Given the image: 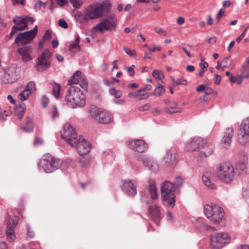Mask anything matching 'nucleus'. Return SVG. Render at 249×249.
Returning <instances> with one entry per match:
<instances>
[{
    "instance_id": "obj_1",
    "label": "nucleus",
    "mask_w": 249,
    "mask_h": 249,
    "mask_svg": "<svg viewBox=\"0 0 249 249\" xmlns=\"http://www.w3.org/2000/svg\"><path fill=\"white\" fill-rule=\"evenodd\" d=\"M61 137L72 147H75L80 155H87L91 150V144L84 138L77 134L69 123L64 125Z\"/></svg>"
},
{
    "instance_id": "obj_2",
    "label": "nucleus",
    "mask_w": 249,
    "mask_h": 249,
    "mask_svg": "<svg viewBox=\"0 0 249 249\" xmlns=\"http://www.w3.org/2000/svg\"><path fill=\"white\" fill-rule=\"evenodd\" d=\"M110 6V1L105 0L101 3L94 2L87 6L85 10L89 20H93L102 17L105 13L108 12Z\"/></svg>"
},
{
    "instance_id": "obj_3",
    "label": "nucleus",
    "mask_w": 249,
    "mask_h": 249,
    "mask_svg": "<svg viewBox=\"0 0 249 249\" xmlns=\"http://www.w3.org/2000/svg\"><path fill=\"white\" fill-rule=\"evenodd\" d=\"M65 101L73 108L82 107L85 105L86 97L79 87H72L65 96Z\"/></svg>"
},
{
    "instance_id": "obj_4",
    "label": "nucleus",
    "mask_w": 249,
    "mask_h": 249,
    "mask_svg": "<svg viewBox=\"0 0 249 249\" xmlns=\"http://www.w3.org/2000/svg\"><path fill=\"white\" fill-rule=\"evenodd\" d=\"M175 191L171 182L165 181L162 183L161 186V196L164 205L172 208L175 206Z\"/></svg>"
},
{
    "instance_id": "obj_5",
    "label": "nucleus",
    "mask_w": 249,
    "mask_h": 249,
    "mask_svg": "<svg viewBox=\"0 0 249 249\" xmlns=\"http://www.w3.org/2000/svg\"><path fill=\"white\" fill-rule=\"evenodd\" d=\"M61 165L62 161L60 160L50 154L45 155L38 163L39 167L47 173H51L58 170Z\"/></svg>"
},
{
    "instance_id": "obj_6",
    "label": "nucleus",
    "mask_w": 249,
    "mask_h": 249,
    "mask_svg": "<svg viewBox=\"0 0 249 249\" xmlns=\"http://www.w3.org/2000/svg\"><path fill=\"white\" fill-rule=\"evenodd\" d=\"M204 213L211 221L214 223H219L224 218L223 209L216 204H207L204 206Z\"/></svg>"
},
{
    "instance_id": "obj_7",
    "label": "nucleus",
    "mask_w": 249,
    "mask_h": 249,
    "mask_svg": "<svg viewBox=\"0 0 249 249\" xmlns=\"http://www.w3.org/2000/svg\"><path fill=\"white\" fill-rule=\"evenodd\" d=\"M217 177L222 181L228 183L233 180L234 177V169L229 162L221 163L217 166Z\"/></svg>"
},
{
    "instance_id": "obj_8",
    "label": "nucleus",
    "mask_w": 249,
    "mask_h": 249,
    "mask_svg": "<svg viewBox=\"0 0 249 249\" xmlns=\"http://www.w3.org/2000/svg\"><path fill=\"white\" fill-rule=\"evenodd\" d=\"M90 116L98 123L108 124L113 122V117L108 111L95 107H92L89 110Z\"/></svg>"
},
{
    "instance_id": "obj_9",
    "label": "nucleus",
    "mask_w": 249,
    "mask_h": 249,
    "mask_svg": "<svg viewBox=\"0 0 249 249\" xmlns=\"http://www.w3.org/2000/svg\"><path fill=\"white\" fill-rule=\"evenodd\" d=\"M211 246L212 249H220L230 243L231 237L226 232H219L211 236Z\"/></svg>"
},
{
    "instance_id": "obj_10",
    "label": "nucleus",
    "mask_w": 249,
    "mask_h": 249,
    "mask_svg": "<svg viewBox=\"0 0 249 249\" xmlns=\"http://www.w3.org/2000/svg\"><path fill=\"white\" fill-rule=\"evenodd\" d=\"M18 222V218L15 215H8L5 218L4 223L7 227L6 235L10 242L13 241L16 238L14 234V228Z\"/></svg>"
},
{
    "instance_id": "obj_11",
    "label": "nucleus",
    "mask_w": 249,
    "mask_h": 249,
    "mask_svg": "<svg viewBox=\"0 0 249 249\" xmlns=\"http://www.w3.org/2000/svg\"><path fill=\"white\" fill-rule=\"evenodd\" d=\"M116 18L114 15H110L101 20L93 29L96 31H102L114 29L116 26Z\"/></svg>"
},
{
    "instance_id": "obj_12",
    "label": "nucleus",
    "mask_w": 249,
    "mask_h": 249,
    "mask_svg": "<svg viewBox=\"0 0 249 249\" xmlns=\"http://www.w3.org/2000/svg\"><path fill=\"white\" fill-rule=\"evenodd\" d=\"M249 117L243 120L240 125L238 141L242 145H245L249 141Z\"/></svg>"
},
{
    "instance_id": "obj_13",
    "label": "nucleus",
    "mask_w": 249,
    "mask_h": 249,
    "mask_svg": "<svg viewBox=\"0 0 249 249\" xmlns=\"http://www.w3.org/2000/svg\"><path fill=\"white\" fill-rule=\"evenodd\" d=\"M37 28V26H36L29 31L18 34L15 40V43L18 45L29 43L36 36Z\"/></svg>"
},
{
    "instance_id": "obj_14",
    "label": "nucleus",
    "mask_w": 249,
    "mask_h": 249,
    "mask_svg": "<svg viewBox=\"0 0 249 249\" xmlns=\"http://www.w3.org/2000/svg\"><path fill=\"white\" fill-rule=\"evenodd\" d=\"M200 145H199L198 152L199 156L202 158H207L213 153L214 144L208 140H200Z\"/></svg>"
},
{
    "instance_id": "obj_15",
    "label": "nucleus",
    "mask_w": 249,
    "mask_h": 249,
    "mask_svg": "<svg viewBox=\"0 0 249 249\" xmlns=\"http://www.w3.org/2000/svg\"><path fill=\"white\" fill-rule=\"evenodd\" d=\"M51 53L44 51L37 59L36 67L38 71H43L50 67Z\"/></svg>"
},
{
    "instance_id": "obj_16",
    "label": "nucleus",
    "mask_w": 249,
    "mask_h": 249,
    "mask_svg": "<svg viewBox=\"0 0 249 249\" xmlns=\"http://www.w3.org/2000/svg\"><path fill=\"white\" fill-rule=\"evenodd\" d=\"M123 191L129 196L137 194V181L130 179H125L122 186Z\"/></svg>"
},
{
    "instance_id": "obj_17",
    "label": "nucleus",
    "mask_w": 249,
    "mask_h": 249,
    "mask_svg": "<svg viewBox=\"0 0 249 249\" xmlns=\"http://www.w3.org/2000/svg\"><path fill=\"white\" fill-rule=\"evenodd\" d=\"M20 68L13 65L10 67L4 73V77L7 78V83H13L17 81L19 77Z\"/></svg>"
},
{
    "instance_id": "obj_18",
    "label": "nucleus",
    "mask_w": 249,
    "mask_h": 249,
    "mask_svg": "<svg viewBox=\"0 0 249 249\" xmlns=\"http://www.w3.org/2000/svg\"><path fill=\"white\" fill-rule=\"evenodd\" d=\"M128 144L132 150L138 153L144 152L148 147L147 143L141 139L131 140L128 142Z\"/></svg>"
},
{
    "instance_id": "obj_19",
    "label": "nucleus",
    "mask_w": 249,
    "mask_h": 249,
    "mask_svg": "<svg viewBox=\"0 0 249 249\" xmlns=\"http://www.w3.org/2000/svg\"><path fill=\"white\" fill-rule=\"evenodd\" d=\"M24 18H22L21 17H16L14 18L13 22L15 23L16 25L12 27V31L10 34V36H12L18 31H21L27 28L28 24Z\"/></svg>"
},
{
    "instance_id": "obj_20",
    "label": "nucleus",
    "mask_w": 249,
    "mask_h": 249,
    "mask_svg": "<svg viewBox=\"0 0 249 249\" xmlns=\"http://www.w3.org/2000/svg\"><path fill=\"white\" fill-rule=\"evenodd\" d=\"M138 160L142 162L144 167L148 168L154 172L158 170V165L154 161L153 159L141 155L138 156Z\"/></svg>"
},
{
    "instance_id": "obj_21",
    "label": "nucleus",
    "mask_w": 249,
    "mask_h": 249,
    "mask_svg": "<svg viewBox=\"0 0 249 249\" xmlns=\"http://www.w3.org/2000/svg\"><path fill=\"white\" fill-rule=\"evenodd\" d=\"M36 90V84L33 81L30 82L25 87V89L20 93L18 98L21 101H25L28 99L29 96Z\"/></svg>"
},
{
    "instance_id": "obj_22",
    "label": "nucleus",
    "mask_w": 249,
    "mask_h": 249,
    "mask_svg": "<svg viewBox=\"0 0 249 249\" xmlns=\"http://www.w3.org/2000/svg\"><path fill=\"white\" fill-rule=\"evenodd\" d=\"M148 213L149 217L158 223L161 216V208L157 204H154L148 208Z\"/></svg>"
},
{
    "instance_id": "obj_23",
    "label": "nucleus",
    "mask_w": 249,
    "mask_h": 249,
    "mask_svg": "<svg viewBox=\"0 0 249 249\" xmlns=\"http://www.w3.org/2000/svg\"><path fill=\"white\" fill-rule=\"evenodd\" d=\"M176 159V154L173 153L170 149L167 150L165 156L162 159V164L164 167H170L172 165Z\"/></svg>"
},
{
    "instance_id": "obj_24",
    "label": "nucleus",
    "mask_w": 249,
    "mask_h": 249,
    "mask_svg": "<svg viewBox=\"0 0 249 249\" xmlns=\"http://www.w3.org/2000/svg\"><path fill=\"white\" fill-rule=\"evenodd\" d=\"M233 134V129L232 127L227 128L224 135L221 140V143L224 148H227L231 142V138Z\"/></svg>"
},
{
    "instance_id": "obj_25",
    "label": "nucleus",
    "mask_w": 249,
    "mask_h": 249,
    "mask_svg": "<svg viewBox=\"0 0 249 249\" xmlns=\"http://www.w3.org/2000/svg\"><path fill=\"white\" fill-rule=\"evenodd\" d=\"M18 52L24 61H28L32 59L30 54L32 49L30 47L25 46L18 49Z\"/></svg>"
},
{
    "instance_id": "obj_26",
    "label": "nucleus",
    "mask_w": 249,
    "mask_h": 249,
    "mask_svg": "<svg viewBox=\"0 0 249 249\" xmlns=\"http://www.w3.org/2000/svg\"><path fill=\"white\" fill-rule=\"evenodd\" d=\"M74 18L77 22L82 24L86 23L89 20L85 10L83 12L76 11L74 13Z\"/></svg>"
},
{
    "instance_id": "obj_27",
    "label": "nucleus",
    "mask_w": 249,
    "mask_h": 249,
    "mask_svg": "<svg viewBox=\"0 0 249 249\" xmlns=\"http://www.w3.org/2000/svg\"><path fill=\"white\" fill-rule=\"evenodd\" d=\"M202 140V138L196 137L191 138L186 144L187 149L188 150H193L196 148L198 149L199 145H200V140Z\"/></svg>"
},
{
    "instance_id": "obj_28",
    "label": "nucleus",
    "mask_w": 249,
    "mask_h": 249,
    "mask_svg": "<svg viewBox=\"0 0 249 249\" xmlns=\"http://www.w3.org/2000/svg\"><path fill=\"white\" fill-rule=\"evenodd\" d=\"M84 75L79 71H77L74 72L71 79L68 81L69 84L70 86L72 87H75V85H78V84L81 81V80H83V76Z\"/></svg>"
},
{
    "instance_id": "obj_29",
    "label": "nucleus",
    "mask_w": 249,
    "mask_h": 249,
    "mask_svg": "<svg viewBox=\"0 0 249 249\" xmlns=\"http://www.w3.org/2000/svg\"><path fill=\"white\" fill-rule=\"evenodd\" d=\"M196 228L199 230L202 231L203 230L215 231L216 229L212 227L208 226L206 223L205 219L203 218H199L196 222Z\"/></svg>"
},
{
    "instance_id": "obj_30",
    "label": "nucleus",
    "mask_w": 249,
    "mask_h": 249,
    "mask_svg": "<svg viewBox=\"0 0 249 249\" xmlns=\"http://www.w3.org/2000/svg\"><path fill=\"white\" fill-rule=\"evenodd\" d=\"M211 176L212 173L211 172H206L202 177V180L206 186L210 187L211 189H213L215 188V185L211 181Z\"/></svg>"
},
{
    "instance_id": "obj_31",
    "label": "nucleus",
    "mask_w": 249,
    "mask_h": 249,
    "mask_svg": "<svg viewBox=\"0 0 249 249\" xmlns=\"http://www.w3.org/2000/svg\"><path fill=\"white\" fill-rule=\"evenodd\" d=\"M79 42L80 37L79 35H76L74 42L71 44L69 47V50L71 53H76L80 50Z\"/></svg>"
},
{
    "instance_id": "obj_32",
    "label": "nucleus",
    "mask_w": 249,
    "mask_h": 249,
    "mask_svg": "<svg viewBox=\"0 0 249 249\" xmlns=\"http://www.w3.org/2000/svg\"><path fill=\"white\" fill-rule=\"evenodd\" d=\"M53 88V94L56 99H58L60 97V91L61 85L53 82L51 83Z\"/></svg>"
},
{
    "instance_id": "obj_33",
    "label": "nucleus",
    "mask_w": 249,
    "mask_h": 249,
    "mask_svg": "<svg viewBox=\"0 0 249 249\" xmlns=\"http://www.w3.org/2000/svg\"><path fill=\"white\" fill-rule=\"evenodd\" d=\"M34 126L33 122L31 119L27 118L25 125L22 127L23 129L26 132H30L33 130Z\"/></svg>"
},
{
    "instance_id": "obj_34",
    "label": "nucleus",
    "mask_w": 249,
    "mask_h": 249,
    "mask_svg": "<svg viewBox=\"0 0 249 249\" xmlns=\"http://www.w3.org/2000/svg\"><path fill=\"white\" fill-rule=\"evenodd\" d=\"M148 190L150 194L151 199L156 200L158 198V195L155 185L153 184H150L148 187Z\"/></svg>"
},
{
    "instance_id": "obj_35",
    "label": "nucleus",
    "mask_w": 249,
    "mask_h": 249,
    "mask_svg": "<svg viewBox=\"0 0 249 249\" xmlns=\"http://www.w3.org/2000/svg\"><path fill=\"white\" fill-rule=\"evenodd\" d=\"M180 111L181 109L177 107V104L176 103L173 104L171 107L167 108L165 110L166 113L169 114L180 112Z\"/></svg>"
},
{
    "instance_id": "obj_36",
    "label": "nucleus",
    "mask_w": 249,
    "mask_h": 249,
    "mask_svg": "<svg viewBox=\"0 0 249 249\" xmlns=\"http://www.w3.org/2000/svg\"><path fill=\"white\" fill-rule=\"evenodd\" d=\"M183 181V178L180 176L177 177L175 178L172 185L176 191L179 189L182 186Z\"/></svg>"
},
{
    "instance_id": "obj_37",
    "label": "nucleus",
    "mask_w": 249,
    "mask_h": 249,
    "mask_svg": "<svg viewBox=\"0 0 249 249\" xmlns=\"http://www.w3.org/2000/svg\"><path fill=\"white\" fill-rule=\"evenodd\" d=\"M241 75L245 78H248L249 77V65L248 64L243 65Z\"/></svg>"
},
{
    "instance_id": "obj_38",
    "label": "nucleus",
    "mask_w": 249,
    "mask_h": 249,
    "mask_svg": "<svg viewBox=\"0 0 249 249\" xmlns=\"http://www.w3.org/2000/svg\"><path fill=\"white\" fill-rule=\"evenodd\" d=\"M165 92L164 87L162 85H160L159 87L155 89L153 95L156 97L160 96Z\"/></svg>"
},
{
    "instance_id": "obj_39",
    "label": "nucleus",
    "mask_w": 249,
    "mask_h": 249,
    "mask_svg": "<svg viewBox=\"0 0 249 249\" xmlns=\"http://www.w3.org/2000/svg\"><path fill=\"white\" fill-rule=\"evenodd\" d=\"M231 63L232 60L231 59L230 56H228L224 58L221 62L223 68L229 67L231 66Z\"/></svg>"
},
{
    "instance_id": "obj_40",
    "label": "nucleus",
    "mask_w": 249,
    "mask_h": 249,
    "mask_svg": "<svg viewBox=\"0 0 249 249\" xmlns=\"http://www.w3.org/2000/svg\"><path fill=\"white\" fill-rule=\"evenodd\" d=\"M109 93L110 95L114 96L116 98H119L122 95V91L117 90L114 88H111L109 89Z\"/></svg>"
},
{
    "instance_id": "obj_41",
    "label": "nucleus",
    "mask_w": 249,
    "mask_h": 249,
    "mask_svg": "<svg viewBox=\"0 0 249 249\" xmlns=\"http://www.w3.org/2000/svg\"><path fill=\"white\" fill-rule=\"evenodd\" d=\"M171 80L174 82L176 85H186L187 84V81L185 79H178L177 80H176L175 78L173 76H171L170 77Z\"/></svg>"
},
{
    "instance_id": "obj_42",
    "label": "nucleus",
    "mask_w": 249,
    "mask_h": 249,
    "mask_svg": "<svg viewBox=\"0 0 249 249\" xmlns=\"http://www.w3.org/2000/svg\"><path fill=\"white\" fill-rule=\"evenodd\" d=\"M152 74L153 77L158 80H161L164 77L161 71L159 70L154 71Z\"/></svg>"
},
{
    "instance_id": "obj_43",
    "label": "nucleus",
    "mask_w": 249,
    "mask_h": 249,
    "mask_svg": "<svg viewBox=\"0 0 249 249\" xmlns=\"http://www.w3.org/2000/svg\"><path fill=\"white\" fill-rule=\"evenodd\" d=\"M90 162V159L89 157H83L80 159V163L83 167H86Z\"/></svg>"
},
{
    "instance_id": "obj_44",
    "label": "nucleus",
    "mask_w": 249,
    "mask_h": 249,
    "mask_svg": "<svg viewBox=\"0 0 249 249\" xmlns=\"http://www.w3.org/2000/svg\"><path fill=\"white\" fill-rule=\"evenodd\" d=\"M78 85H79L83 89L87 90L88 88V82L85 76H83V80H81Z\"/></svg>"
},
{
    "instance_id": "obj_45",
    "label": "nucleus",
    "mask_w": 249,
    "mask_h": 249,
    "mask_svg": "<svg viewBox=\"0 0 249 249\" xmlns=\"http://www.w3.org/2000/svg\"><path fill=\"white\" fill-rule=\"evenodd\" d=\"M192 47L190 45H186L184 46L181 47V49L183 50V51L186 53L188 57L189 58H192L193 56L190 53V51L192 49Z\"/></svg>"
},
{
    "instance_id": "obj_46",
    "label": "nucleus",
    "mask_w": 249,
    "mask_h": 249,
    "mask_svg": "<svg viewBox=\"0 0 249 249\" xmlns=\"http://www.w3.org/2000/svg\"><path fill=\"white\" fill-rule=\"evenodd\" d=\"M135 67V66L134 65H132L130 67H124V69L128 71V74L130 76H133L134 75L135 73L134 71Z\"/></svg>"
},
{
    "instance_id": "obj_47",
    "label": "nucleus",
    "mask_w": 249,
    "mask_h": 249,
    "mask_svg": "<svg viewBox=\"0 0 249 249\" xmlns=\"http://www.w3.org/2000/svg\"><path fill=\"white\" fill-rule=\"evenodd\" d=\"M148 49L150 52H155L156 51H160L161 50V47L159 45L151 44L148 46Z\"/></svg>"
},
{
    "instance_id": "obj_48",
    "label": "nucleus",
    "mask_w": 249,
    "mask_h": 249,
    "mask_svg": "<svg viewBox=\"0 0 249 249\" xmlns=\"http://www.w3.org/2000/svg\"><path fill=\"white\" fill-rule=\"evenodd\" d=\"M236 166L237 169L243 171L246 168L247 164L245 161L244 162L239 161L236 163Z\"/></svg>"
},
{
    "instance_id": "obj_49",
    "label": "nucleus",
    "mask_w": 249,
    "mask_h": 249,
    "mask_svg": "<svg viewBox=\"0 0 249 249\" xmlns=\"http://www.w3.org/2000/svg\"><path fill=\"white\" fill-rule=\"evenodd\" d=\"M124 50L127 54L131 56H134L136 55V52L134 50H132L127 47H124Z\"/></svg>"
},
{
    "instance_id": "obj_50",
    "label": "nucleus",
    "mask_w": 249,
    "mask_h": 249,
    "mask_svg": "<svg viewBox=\"0 0 249 249\" xmlns=\"http://www.w3.org/2000/svg\"><path fill=\"white\" fill-rule=\"evenodd\" d=\"M225 13V10L222 8L220 9V10L218 11L215 18L217 23L219 22L220 18L224 15Z\"/></svg>"
},
{
    "instance_id": "obj_51",
    "label": "nucleus",
    "mask_w": 249,
    "mask_h": 249,
    "mask_svg": "<svg viewBox=\"0 0 249 249\" xmlns=\"http://www.w3.org/2000/svg\"><path fill=\"white\" fill-rule=\"evenodd\" d=\"M51 116L53 118L55 119L58 117V113L56 108L55 107H53L50 109Z\"/></svg>"
},
{
    "instance_id": "obj_52",
    "label": "nucleus",
    "mask_w": 249,
    "mask_h": 249,
    "mask_svg": "<svg viewBox=\"0 0 249 249\" xmlns=\"http://www.w3.org/2000/svg\"><path fill=\"white\" fill-rule=\"evenodd\" d=\"M71 3L75 8H79L82 5V3L77 0H70Z\"/></svg>"
},
{
    "instance_id": "obj_53",
    "label": "nucleus",
    "mask_w": 249,
    "mask_h": 249,
    "mask_svg": "<svg viewBox=\"0 0 249 249\" xmlns=\"http://www.w3.org/2000/svg\"><path fill=\"white\" fill-rule=\"evenodd\" d=\"M141 200L147 204L149 203L148 198L146 195V193L144 192L141 193Z\"/></svg>"
},
{
    "instance_id": "obj_54",
    "label": "nucleus",
    "mask_w": 249,
    "mask_h": 249,
    "mask_svg": "<svg viewBox=\"0 0 249 249\" xmlns=\"http://www.w3.org/2000/svg\"><path fill=\"white\" fill-rule=\"evenodd\" d=\"M58 25L60 26H61L65 29L67 28L68 27V24L66 22V21L63 19H59L58 20Z\"/></svg>"
},
{
    "instance_id": "obj_55",
    "label": "nucleus",
    "mask_w": 249,
    "mask_h": 249,
    "mask_svg": "<svg viewBox=\"0 0 249 249\" xmlns=\"http://www.w3.org/2000/svg\"><path fill=\"white\" fill-rule=\"evenodd\" d=\"M35 7L39 9H42L45 8V3L41 1H37L35 4Z\"/></svg>"
},
{
    "instance_id": "obj_56",
    "label": "nucleus",
    "mask_w": 249,
    "mask_h": 249,
    "mask_svg": "<svg viewBox=\"0 0 249 249\" xmlns=\"http://www.w3.org/2000/svg\"><path fill=\"white\" fill-rule=\"evenodd\" d=\"M23 18L24 19L26 20V22L27 24L28 23H32L36 21V19L33 17H30L27 16Z\"/></svg>"
},
{
    "instance_id": "obj_57",
    "label": "nucleus",
    "mask_w": 249,
    "mask_h": 249,
    "mask_svg": "<svg viewBox=\"0 0 249 249\" xmlns=\"http://www.w3.org/2000/svg\"><path fill=\"white\" fill-rule=\"evenodd\" d=\"M150 107V105L147 104L142 106L140 107L138 109L140 111H146L149 109Z\"/></svg>"
},
{
    "instance_id": "obj_58",
    "label": "nucleus",
    "mask_w": 249,
    "mask_h": 249,
    "mask_svg": "<svg viewBox=\"0 0 249 249\" xmlns=\"http://www.w3.org/2000/svg\"><path fill=\"white\" fill-rule=\"evenodd\" d=\"M51 37V32L49 30H46L45 31V34L43 36V39L44 40H49L50 39Z\"/></svg>"
},
{
    "instance_id": "obj_59",
    "label": "nucleus",
    "mask_w": 249,
    "mask_h": 249,
    "mask_svg": "<svg viewBox=\"0 0 249 249\" xmlns=\"http://www.w3.org/2000/svg\"><path fill=\"white\" fill-rule=\"evenodd\" d=\"M12 2V4L13 5H16L18 4H20L22 5L25 4V0H11Z\"/></svg>"
},
{
    "instance_id": "obj_60",
    "label": "nucleus",
    "mask_w": 249,
    "mask_h": 249,
    "mask_svg": "<svg viewBox=\"0 0 249 249\" xmlns=\"http://www.w3.org/2000/svg\"><path fill=\"white\" fill-rule=\"evenodd\" d=\"M49 103V99L45 96L42 97V105L44 107H46Z\"/></svg>"
},
{
    "instance_id": "obj_61",
    "label": "nucleus",
    "mask_w": 249,
    "mask_h": 249,
    "mask_svg": "<svg viewBox=\"0 0 249 249\" xmlns=\"http://www.w3.org/2000/svg\"><path fill=\"white\" fill-rule=\"evenodd\" d=\"M141 92V90H138L136 92H130L128 94V96L129 97H132L134 96H139V94Z\"/></svg>"
},
{
    "instance_id": "obj_62",
    "label": "nucleus",
    "mask_w": 249,
    "mask_h": 249,
    "mask_svg": "<svg viewBox=\"0 0 249 249\" xmlns=\"http://www.w3.org/2000/svg\"><path fill=\"white\" fill-rule=\"evenodd\" d=\"M139 95H140V97H139V100L141 101V100L148 98L149 96V94L148 93H143L141 95L139 94Z\"/></svg>"
},
{
    "instance_id": "obj_63",
    "label": "nucleus",
    "mask_w": 249,
    "mask_h": 249,
    "mask_svg": "<svg viewBox=\"0 0 249 249\" xmlns=\"http://www.w3.org/2000/svg\"><path fill=\"white\" fill-rule=\"evenodd\" d=\"M152 89V86L151 85H147L145 87L142 88L141 89H139L141 90V92L145 91V90H150Z\"/></svg>"
},
{
    "instance_id": "obj_64",
    "label": "nucleus",
    "mask_w": 249,
    "mask_h": 249,
    "mask_svg": "<svg viewBox=\"0 0 249 249\" xmlns=\"http://www.w3.org/2000/svg\"><path fill=\"white\" fill-rule=\"evenodd\" d=\"M184 18L181 17H178L177 19V22L179 25H182L184 23Z\"/></svg>"
}]
</instances>
